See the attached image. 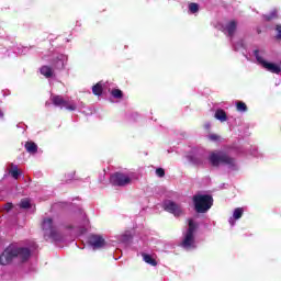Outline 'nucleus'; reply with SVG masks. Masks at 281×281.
<instances>
[{"label": "nucleus", "instance_id": "obj_1", "mask_svg": "<svg viewBox=\"0 0 281 281\" xmlns=\"http://www.w3.org/2000/svg\"><path fill=\"white\" fill-rule=\"evenodd\" d=\"M30 256H32V251L29 248L10 245L0 255V265L7 267V265H12L13 260L25 262Z\"/></svg>", "mask_w": 281, "mask_h": 281}, {"label": "nucleus", "instance_id": "obj_2", "mask_svg": "<svg viewBox=\"0 0 281 281\" xmlns=\"http://www.w3.org/2000/svg\"><path fill=\"white\" fill-rule=\"evenodd\" d=\"M212 196L207 194H195L193 196V203L195 211L200 214H203L212 207Z\"/></svg>", "mask_w": 281, "mask_h": 281}, {"label": "nucleus", "instance_id": "obj_3", "mask_svg": "<svg viewBox=\"0 0 281 281\" xmlns=\"http://www.w3.org/2000/svg\"><path fill=\"white\" fill-rule=\"evenodd\" d=\"M196 232V225L194 221L189 220V227L184 233V238L182 240L181 246L184 249H194L196 247V241L194 240V234Z\"/></svg>", "mask_w": 281, "mask_h": 281}, {"label": "nucleus", "instance_id": "obj_4", "mask_svg": "<svg viewBox=\"0 0 281 281\" xmlns=\"http://www.w3.org/2000/svg\"><path fill=\"white\" fill-rule=\"evenodd\" d=\"M209 161L213 166H221V164H226V166H235L236 165V160H234V158L227 156V154H225L223 151L212 153L209 157Z\"/></svg>", "mask_w": 281, "mask_h": 281}, {"label": "nucleus", "instance_id": "obj_5", "mask_svg": "<svg viewBox=\"0 0 281 281\" xmlns=\"http://www.w3.org/2000/svg\"><path fill=\"white\" fill-rule=\"evenodd\" d=\"M110 181L112 186L124 188V186H130V183H132L133 176L128 173L116 172L111 176Z\"/></svg>", "mask_w": 281, "mask_h": 281}, {"label": "nucleus", "instance_id": "obj_6", "mask_svg": "<svg viewBox=\"0 0 281 281\" xmlns=\"http://www.w3.org/2000/svg\"><path fill=\"white\" fill-rule=\"evenodd\" d=\"M255 57L259 65H262L263 69H267V71H270L271 74H280V66H278V64L265 60V58L262 57V53L260 50H255Z\"/></svg>", "mask_w": 281, "mask_h": 281}, {"label": "nucleus", "instance_id": "obj_7", "mask_svg": "<svg viewBox=\"0 0 281 281\" xmlns=\"http://www.w3.org/2000/svg\"><path fill=\"white\" fill-rule=\"evenodd\" d=\"M42 229L45 238H56V226H54V221L52 218L47 217L43 221Z\"/></svg>", "mask_w": 281, "mask_h": 281}, {"label": "nucleus", "instance_id": "obj_8", "mask_svg": "<svg viewBox=\"0 0 281 281\" xmlns=\"http://www.w3.org/2000/svg\"><path fill=\"white\" fill-rule=\"evenodd\" d=\"M50 100L55 106H65L66 109H69V111H76V104L69 105V102H67L60 95H53Z\"/></svg>", "mask_w": 281, "mask_h": 281}, {"label": "nucleus", "instance_id": "obj_9", "mask_svg": "<svg viewBox=\"0 0 281 281\" xmlns=\"http://www.w3.org/2000/svg\"><path fill=\"white\" fill-rule=\"evenodd\" d=\"M165 210L167 212H170V214H175L176 216H181V214H183V209L181 207V205L172 201H168L165 203Z\"/></svg>", "mask_w": 281, "mask_h": 281}, {"label": "nucleus", "instance_id": "obj_10", "mask_svg": "<svg viewBox=\"0 0 281 281\" xmlns=\"http://www.w3.org/2000/svg\"><path fill=\"white\" fill-rule=\"evenodd\" d=\"M89 244L94 248V249H100L104 247V238L100 235H92L89 237Z\"/></svg>", "mask_w": 281, "mask_h": 281}, {"label": "nucleus", "instance_id": "obj_11", "mask_svg": "<svg viewBox=\"0 0 281 281\" xmlns=\"http://www.w3.org/2000/svg\"><path fill=\"white\" fill-rule=\"evenodd\" d=\"M24 147L31 155H36L38 151V146L34 142H26Z\"/></svg>", "mask_w": 281, "mask_h": 281}, {"label": "nucleus", "instance_id": "obj_12", "mask_svg": "<svg viewBox=\"0 0 281 281\" xmlns=\"http://www.w3.org/2000/svg\"><path fill=\"white\" fill-rule=\"evenodd\" d=\"M65 63H67V55H59L57 61L55 63V69H64Z\"/></svg>", "mask_w": 281, "mask_h": 281}, {"label": "nucleus", "instance_id": "obj_13", "mask_svg": "<svg viewBox=\"0 0 281 281\" xmlns=\"http://www.w3.org/2000/svg\"><path fill=\"white\" fill-rule=\"evenodd\" d=\"M225 31L227 32L228 36H234V32H236V21H231L226 24Z\"/></svg>", "mask_w": 281, "mask_h": 281}, {"label": "nucleus", "instance_id": "obj_14", "mask_svg": "<svg viewBox=\"0 0 281 281\" xmlns=\"http://www.w3.org/2000/svg\"><path fill=\"white\" fill-rule=\"evenodd\" d=\"M42 76H45V78H52L54 76V70L49 66H43L41 68Z\"/></svg>", "mask_w": 281, "mask_h": 281}, {"label": "nucleus", "instance_id": "obj_15", "mask_svg": "<svg viewBox=\"0 0 281 281\" xmlns=\"http://www.w3.org/2000/svg\"><path fill=\"white\" fill-rule=\"evenodd\" d=\"M215 117L220 121V122H227V113H225L223 110H217L215 112Z\"/></svg>", "mask_w": 281, "mask_h": 281}, {"label": "nucleus", "instance_id": "obj_16", "mask_svg": "<svg viewBox=\"0 0 281 281\" xmlns=\"http://www.w3.org/2000/svg\"><path fill=\"white\" fill-rule=\"evenodd\" d=\"M143 258L144 261L147 262V265H151V267H157V261L150 255L144 254Z\"/></svg>", "mask_w": 281, "mask_h": 281}, {"label": "nucleus", "instance_id": "obj_17", "mask_svg": "<svg viewBox=\"0 0 281 281\" xmlns=\"http://www.w3.org/2000/svg\"><path fill=\"white\" fill-rule=\"evenodd\" d=\"M19 207H21L22 210H27V209L32 207V203L30 202V199H27V198L22 199L19 204Z\"/></svg>", "mask_w": 281, "mask_h": 281}, {"label": "nucleus", "instance_id": "obj_18", "mask_svg": "<svg viewBox=\"0 0 281 281\" xmlns=\"http://www.w3.org/2000/svg\"><path fill=\"white\" fill-rule=\"evenodd\" d=\"M92 93L94 95H102V82H98L95 86L92 87Z\"/></svg>", "mask_w": 281, "mask_h": 281}, {"label": "nucleus", "instance_id": "obj_19", "mask_svg": "<svg viewBox=\"0 0 281 281\" xmlns=\"http://www.w3.org/2000/svg\"><path fill=\"white\" fill-rule=\"evenodd\" d=\"M244 212L245 211L243 210V207L235 209L233 213V218H235V221H238V218H241Z\"/></svg>", "mask_w": 281, "mask_h": 281}, {"label": "nucleus", "instance_id": "obj_20", "mask_svg": "<svg viewBox=\"0 0 281 281\" xmlns=\"http://www.w3.org/2000/svg\"><path fill=\"white\" fill-rule=\"evenodd\" d=\"M12 169L10 170V175L13 177V179H19V175H21V172H19V168L14 165H11Z\"/></svg>", "mask_w": 281, "mask_h": 281}, {"label": "nucleus", "instance_id": "obj_21", "mask_svg": "<svg viewBox=\"0 0 281 281\" xmlns=\"http://www.w3.org/2000/svg\"><path fill=\"white\" fill-rule=\"evenodd\" d=\"M237 111H239L240 113H245L247 111V104H245V102L239 101L237 102Z\"/></svg>", "mask_w": 281, "mask_h": 281}, {"label": "nucleus", "instance_id": "obj_22", "mask_svg": "<svg viewBox=\"0 0 281 281\" xmlns=\"http://www.w3.org/2000/svg\"><path fill=\"white\" fill-rule=\"evenodd\" d=\"M272 19H278V10H272L269 15H266V21H272Z\"/></svg>", "mask_w": 281, "mask_h": 281}, {"label": "nucleus", "instance_id": "obj_23", "mask_svg": "<svg viewBox=\"0 0 281 281\" xmlns=\"http://www.w3.org/2000/svg\"><path fill=\"white\" fill-rule=\"evenodd\" d=\"M111 93H112L113 98L122 99V95H123L122 90H120V89H114V90H112Z\"/></svg>", "mask_w": 281, "mask_h": 281}, {"label": "nucleus", "instance_id": "obj_24", "mask_svg": "<svg viewBox=\"0 0 281 281\" xmlns=\"http://www.w3.org/2000/svg\"><path fill=\"white\" fill-rule=\"evenodd\" d=\"M189 10H190V12H192V14L199 12V4H196V3H190V4H189Z\"/></svg>", "mask_w": 281, "mask_h": 281}, {"label": "nucleus", "instance_id": "obj_25", "mask_svg": "<svg viewBox=\"0 0 281 281\" xmlns=\"http://www.w3.org/2000/svg\"><path fill=\"white\" fill-rule=\"evenodd\" d=\"M209 139H210L211 142H220L221 136H218V134H210V135H209Z\"/></svg>", "mask_w": 281, "mask_h": 281}, {"label": "nucleus", "instance_id": "obj_26", "mask_svg": "<svg viewBox=\"0 0 281 281\" xmlns=\"http://www.w3.org/2000/svg\"><path fill=\"white\" fill-rule=\"evenodd\" d=\"M157 177H165L166 171L162 168L156 169Z\"/></svg>", "mask_w": 281, "mask_h": 281}, {"label": "nucleus", "instance_id": "obj_27", "mask_svg": "<svg viewBox=\"0 0 281 281\" xmlns=\"http://www.w3.org/2000/svg\"><path fill=\"white\" fill-rule=\"evenodd\" d=\"M12 207H13L12 203H7V204L4 205L5 212H10V210H12Z\"/></svg>", "mask_w": 281, "mask_h": 281}, {"label": "nucleus", "instance_id": "obj_28", "mask_svg": "<svg viewBox=\"0 0 281 281\" xmlns=\"http://www.w3.org/2000/svg\"><path fill=\"white\" fill-rule=\"evenodd\" d=\"M277 32H278L277 34L278 38H281V25L277 26Z\"/></svg>", "mask_w": 281, "mask_h": 281}, {"label": "nucleus", "instance_id": "obj_29", "mask_svg": "<svg viewBox=\"0 0 281 281\" xmlns=\"http://www.w3.org/2000/svg\"><path fill=\"white\" fill-rule=\"evenodd\" d=\"M229 223H231V225H234V220L231 218V220H229Z\"/></svg>", "mask_w": 281, "mask_h": 281}, {"label": "nucleus", "instance_id": "obj_30", "mask_svg": "<svg viewBox=\"0 0 281 281\" xmlns=\"http://www.w3.org/2000/svg\"><path fill=\"white\" fill-rule=\"evenodd\" d=\"M0 117H3V112L0 110Z\"/></svg>", "mask_w": 281, "mask_h": 281}]
</instances>
